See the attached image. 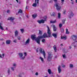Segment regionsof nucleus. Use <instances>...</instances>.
Returning a JSON list of instances; mask_svg holds the SVG:
<instances>
[{
  "mask_svg": "<svg viewBox=\"0 0 77 77\" xmlns=\"http://www.w3.org/2000/svg\"><path fill=\"white\" fill-rule=\"evenodd\" d=\"M74 13L72 12H71L69 15V18H71L72 17L74 16Z\"/></svg>",
  "mask_w": 77,
  "mask_h": 77,
  "instance_id": "obj_11",
  "label": "nucleus"
},
{
  "mask_svg": "<svg viewBox=\"0 0 77 77\" xmlns=\"http://www.w3.org/2000/svg\"><path fill=\"white\" fill-rule=\"evenodd\" d=\"M43 19L44 20H38V22L39 24L41 23H44V21H45L47 20V16H45L43 17Z\"/></svg>",
  "mask_w": 77,
  "mask_h": 77,
  "instance_id": "obj_6",
  "label": "nucleus"
},
{
  "mask_svg": "<svg viewBox=\"0 0 77 77\" xmlns=\"http://www.w3.org/2000/svg\"><path fill=\"white\" fill-rule=\"evenodd\" d=\"M48 72L49 74H51V70L50 69H48Z\"/></svg>",
  "mask_w": 77,
  "mask_h": 77,
  "instance_id": "obj_27",
  "label": "nucleus"
},
{
  "mask_svg": "<svg viewBox=\"0 0 77 77\" xmlns=\"http://www.w3.org/2000/svg\"><path fill=\"white\" fill-rule=\"evenodd\" d=\"M35 3L33 4L32 5L34 7H36L37 5L36 4H38L39 3V0H35Z\"/></svg>",
  "mask_w": 77,
  "mask_h": 77,
  "instance_id": "obj_10",
  "label": "nucleus"
},
{
  "mask_svg": "<svg viewBox=\"0 0 77 77\" xmlns=\"http://www.w3.org/2000/svg\"><path fill=\"white\" fill-rule=\"evenodd\" d=\"M14 19L15 18L12 17H9L8 19V20H10V21H12V22H13V21H14Z\"/></svg>",
  "mask_w": 77,
  "mask_h": 77,
  "instance_id": "obj_13",
  "label": "nucleus"
},
{
  "mask_svg": "<svg viewBox=\"0 0 77 77\" xmlns=\"http://www.w3.org/2000/svg\"><path fill=\"white\" fill-rule=\"evenodd\" d=\"M19 58H20V59L23 60L25 58L23 56V54L22 53H19Z\"/></svg>",
  "mask_w": 77,
  "mask_h": 77,
  "instance_id": "obj_8",
  "label": "nucleus"
},
{
  "mask_svg": "<svg viewBox=\"0 0 77 77\" xmlns=\"http://www.w3.org/2000/svg\"><path fill=\"white\" fill-rule=\"evenodd\" d=\"M20 30L21 33H24V29H20Z\"/></svg>",
  "mask_w": 77,
  "mask_h": 77,
  "instance_id": "obj_31",
  "label": "nucleus"
},
{
  "mask_svg": "<svg viewBox=\"0 0 77 77\" xmlns=\"http://www.w3.org/2000/svg\"><path fill=\"white\" fill-rule=\"evenodd\" d=\"M51 23H53L54 24V23H56V20H55L54 21H50Z\"/></svg>",
  "mask_w": 77,
  "mask_h": 77,
  "instance_id": "obj_25",
  "label": "nucleus"
},
{
  "mask_svg": "<svg viewBox=\"0 0 77 77\" xmlns=\"http://www.w3.org/2000/svg\"><path fill=\"white\" fill-rule=\"evenodd\" d=\"M35 75H38V73L37 72H36L35 74Z\"/></svg>",
  "mask_w": 77,
  "mask_h": 77,
  "instance_id": "obj_49",
  "label": "nucleus"
},
{
  "mask_svg": "<svg viewBox=\"0 0 77 77\" xmlns=\"http://www.w3.org/2000/svg\"><path fill=\"white\" fill-rule=\"evenodd\" d=\"M63 45H62V44H61L60 45H61V46H62Z\"/></svg>",
  "mask_w": 77,
  "mask_h": 77,
  "instance_id": "obj_62",
  "label": "nucleus"
},
{
  "mask_svg": "<svg viewBox=\"0 0 77 77\" xmlns=\"http://www.w3.org/2000/svg\"><path fill=\"white\" fill-rule=\"evenodd\" d=\"M52 27L53 28V31H54V32L56 31V30H57V27H56L55 25H52Z\"/></svg>",
  "mask_w": 77,
  "mask_h": 77,
  "instance_id": "obj_14",
  "label": "nucleus"
},
{
  "mask_svg": "<svg viewBox=\"0 0 77 77\" xmlns=\"http://www.w3.org/2000/svg\"><path fill=\"white\" fill-rule=\"evenodd\" d=\"M2 26V23H0V29L2 30H4V29H3V26Z\"/></svg>",
  "mask_w": 77,
  "mask_h": 77,
  "instance_id": "obj_17",
  "label": "nucleus"
},
{
  "mask_svg": "<svg viewBox=\"0 0 77 77\" xmlns=\"http://www.w3.org/2000/svg\"><path fill=\"white\" fill-rule=\"evenodd\" d=\"M15 36H18V31L17 30H16L15 32Z\"/></svg>",
  "mask_w": 77,
  "mask_h": 77,
  "instance_id": "obj_15",
  "label": "nucleus"
},
{
  "mask_svg": "<svg viewBox=\"0 0 77 77\" xmlns=\"http://www.w3.org/2000/svg\"><path fill=\"white\" fill-rule=\"evenodd\" d=\"M72 5H74V2H72Z\"/></svg>",
  "mask_w": 77,
  "mask_h": 77,
  "instance_id": "obj_55",
  "label": "nucleus"
},
{
  "mask_svg": "<svg viewBox=\"0 0 77 77\" xmlns=\"http://www.w3.org/2000/svg\"><path fill=\"white\" fill-rule=\"evenodd\" d=\"M52 59V56H51V52H48V60L50 61Z\"/></svg>",
  "mask_w": 77,
  "mask_h": 77,
  "instance_id": "obj_7",
  "label": "nucleus"
},
{
  "mask_svg": "<svg viewBox=\"0 0 77 77\" xmlns=\"http://www.w3.org/2000/svg\"><path fill=\"white\" fill-rule=\"evenodd\" d=\"M28 8H29V7L28 6H26V9H28Z\"/></svg>",
  "mask_w": 77,
  "mask_h": 77,
  "instance_id": "obj_52",
  "label": "nucleus"
},
{
  "mask_svg": "<svg viewBox=\"0 0 77 77\" xmlns=\"http://www.w3.org/2000/svg\"><path fill=\"white\" fill-rule=\"evenodd\" d=\"M18 39L20 40L21 39V38L20 36L18 37Z\"/></svg>",
  "mask_w": 77,
  "mask_h": 77,
  "instance_id": "obj_44",
  "label": "nucleus"
},
{
  "mask_svg": "<svg viewBox=\"0 0 77 77\" xmlns=\"http://www.w3.org/2000/svg\"><path fill=\"white\" fill-rule=\"evenodd\" d=\"M63 12V14H66V10H64Z\"/></svg>",
  "mask_w": 77,
  "mask_h": 77,
  "instance_id": "obj_41",
  "label": "nucleus"
},
{
  "mask_svg": "<svg viewBox=\"0 0 77 77\" xmlns=\"http://www.w3.org/2000/svg\"><path fill=\"white\" fill-rule=\"evenodd\" d=\"M10 72H11V71H10V69H8V74H10Z\"/></svg>",
  "mask_w": 77,
  "mask_h": 77,
  "instance_id": "obj_33",
  "label": "nucleus"
},
{
  "mask_svg": "<svg viewBox=\"0 0 77 77\" xmlns=\"http://www.w3.org/2000/svg\"><path fill=\"white\" fill-rule=\"evenodd\" d=\"M61 39H63V40H66V36H61Z\"/></svg>",
  "mask_w": 77,
  "mask_h": 77,
  "instance_id": "obj_16",
  "label": "nucleus"
},
{
  "mask_svg": "<svg viewBox=\"0 0 77 77\" xmlns=\"http://www.w3.org/2000/svg\"><path fill=\"white\" fill-rule=\"evenodd\" d=\"M17 3H18V0H16Z\"/></svg>",
  "mask_w": 77,
  "mask_h": 77,
  "instance_id": "obj_56",
  "label": "nucleus"
},
{
  "mask_svg": "<svg viewBox=\"0 0 77 77\" xmlns=\"http://www.w3.org/2000/svg\"><path fill=\"white\" fill-rule=\"evenodd\" d=\"M42 31L39 30V34H40V35H42Z\"/></svg>",
  "mask_w": 77,
  "mask_h": 77,
  "instance_id": "obj_32",
  "label": "nucleus"
},
{
  "mask_svg": "<svg viewBox=\"0 0 77 77\" xmlns=\"http://www.w3.org/2000/svg\"><path fill=\"white\" fill-rule=\"evenodd\" d=\"M53 48L55 52H56L57 51V48L56 46H54L53 47Z\"/></svg>",
  "mask_w": 77,
  "mask_h": 77,
  "instance_id": "obj_21",
  "label": "nucleus"
},
{
  "mask_svg": "<svg viewBox=\"0 0 77 77\" xmlns=\"http://www.w3.org/2000/svg\"><path fill=\"white\" fill-rule=\"evenodd\" d=\"M36 52H38L39 51V48H38L37 49H36Z\"/></svg>",
  "mask_w": 77,
  "mask_h": 77,
  "instance_id": "obj_46",
  "label": "nucleus"
},
{
  "mask_svg": "<svg viewBox=\"0 0 77 77\" xmlns=\"http://www.w3.org/2000/svg\"><path fill=\"white\" fill-rule=\"evenodd\" d=\"M72 48V47L71 46H69V48H70V49H71Z\"/></svg>",
  "mask_w": 77,
  "mask_h": 77,
  "instance_id": "obj_53",
  "label": "nucleus"
},
{
  "mask_svg": "<svg viewBox=\"0 0 77 77\" xmlns=\"http://www.w3.org/2000/svg\"><path fill=\"white\" fill-rule=\"evenodd\" d=\"M0 57H1V58H3L2 56V55H1V54H0Z\"/></svg>",
  "mask_w": 77,
  "mask_h": 77,
  "instance_id": "obj_51",
  "label": "nucleus"
},
{
  "mask_svg": "<svg viewBox=\"0 0 77 77\" xmlns=\"http://www.w3.org/2000/svg\"><path fill=\"white\" fill-rule=\"evenodd\" d=\"M5 30H8V28H6Z\"/></svg>",
  "mask_w": 77,
  "mask_h": 77,
  "instance_id": "obj_60",
  "label": "nucleus"
},
{
  "mask_svg": "<svg viewBox=\"0 0 77 77\" xmlns=\"http://www.w3.org/2000/svg\"><path fill=\"white\" fill-rule=\"evenodd\" d=\"M31 38L32 40H35L37 44H39V45H40V40L39 39V36L36 38V35H31Z\"/></svg>",
  "mask_w": 77,
  "mask_h": 77,
  "instance_id": "obj_3",
  "label": "nucleus"
},
{
  "mask_svg": "<svg viewBox=\"0 0 77 77\" xmlns=\"http://www.w3.org/2000/svg\"><path fill=\"white\" fill-rule=\"evenodd\" d=\"M24 56L23 57H26V56H27V53L26 52H24Z\"/></svg>",
  "mask_w": 77,
  "mask_h": 77,
  "instance_id": "obj_35",
  "label": "nucleus"
},
{
  "mask_svg": "<svg viewBox=\"0 0 77 77\" xmlns=\"http://www.w3.org/2000/svg\"><path fill=\"white\" fill-rule=\"evenodd\" d=\"M26 17H27V18H29V16H26Z\"/></svg>",
  "mask_w": 77,
  "mask_h": 77,
  "instance_id": "obj_59",
  "label": "nucleus"
},
{
  "mask_svg": "<svg viewBox=\"0 0 77 77\" xmlns=\"http://www.w3.org/2000/svg\"><path fill=\"white\" fill-rule=\"evenodd\" d=\"M58 73H59V74H60V73L61 72V71H62V69H61V66H58Z\"/></svg>",
  "mask_w": 77,
  "mask_h": 77,
  "instance_id": "obj_12",
  "label": "nucleus"
},
{
  "mask_svg": "<svg viewBox=\"0 0 77 77\" xmlns=\"http://www.w3.org/2000/svg\"><path fill=\"white\" fill-rule=\"evenodd\" d=\"M19 77H22V75H21V74H20L19 75Z\"/></svg>",
  "mask_w": 77,
  "mask_h": 77,
  "instance_id": "obj_47",
  "label": "nucleus"
},
{
  "mask_svg": "<svg viewBox=\"0 0 77 77\" xmlns=\"http://www.w3.org/2000/svg\"><path fill=\"white\" fill-rule=\"evenodd\" d=\"M39 51L42 54L44 59H45V55H46V54L45 52V51L42 48H40L39 49Z\"/></svg>",
  "mask_w": 77,
  "mask_h": 77,
  "instance_id": "obj_5",
  "label": "nucleus"
},
{
  "mask_svg": "<svg viewBox=\"0 0 77 77\" xmlns=\"http://www.w3.org/2000/svg\"><path fill=\"white\" fill-rule=\"evenodd\" d=\"M59 27L60 28H61V27H62V24H59Z\"/></svg>",
  "mask_w": 77,
  "mask_h": 77,
  "instance_id": "obj_36",
  "label": "nucleus"
},
{
  "mask_svg": "<svg viewBox=\"0 0 77 77\" xmlns=\"http://www.w3.org/2000/svg\"><path fill=\"white\" fill-rule=\"evenodd\" d=\"M16 66L17 64L16 63H14L13 64V67H15V68H16Z\"/></svg>",
  "mask_w": 77,
  "mask_h": 77,
  "instance_id": "obj_29",
  "label": "nucleus"
},
{
  "mask_svg": "<svg viewBox=\"0 0 77 77\" xmlns=\"http://www.w3.org/2000/svg\"><path fill=\"white\" fill-rule=\"evenodd\" d=\"M15 67H11V69L12 71H14V70H15Z\"/></svg>",
  "mask_w": 77,
  "mask_h": 77,
  "instance_id": "obj_26",
  "label": "nucleus"
},
{
  "mask_svg": "<svg viewBox=\"0 0 77 77\" xmlns=\"http://www.w3.org/2000/svg\"><path fill=\"white\" fill-rule=\"evenodd\" d=\"M64 29H61V33H63Z\"/></svg>",
  "mask_w": 77,
  "mask_h": 77,
  "instance_id": "obj_42",
  "label": "nucleus"
},
{
  "mask_svg": "<svg viewBox=\"0 0 77 77\" xmlns=\"http://www.w3.org/2000/svg\"><path fill=\"white\" fill-rule=\"evenodd\" d=\"M2 18V17H1V16L0 15V19Z\"/></svg>",
  "mask_w": 77,
  "mask_h": 77,
  "instance_id": "obj_61",
  "label": "nucleus"
},
{
  "mask_svg": "<svg viewBox=\"0 0 77 77\" xmlns=\"http://www.w3.org/2000/svg\"><path fill=\"white\" fill-rule=\"evenodd\" d=\"M28 3V2H26V4H27Z\"/></svg>",
  "mask_w": 77,
  "mask_h": 77,
  "instance_id": "obj_63",
  "label": "nucleus"
},
{
  "mask_svg": "<svg viewBox=\"0 0 77 77\" xmlns=\"http://www.w3.org/2000/svg\"><path fill=\"white\" fill-rule=\"evenodd\" d=\"M55 6L57 10L58 11H60L61 7L60 5V4H59V3H56L55 4Z\"/></svg>",
  "mask_w": 77,
  "mask_h": 77,
  "instance_id": "obj_4",
  "label": "nucleus"
},
{
  "mask_svg": "<svg viewBox=\"0 0 77 77\" xmlns=\"http://www.w3.org/2000/svg\"><path fill=\"white\" fill-rule=\"evenodd\" d=\"M75 0V2L76 3H77V0Z\"/></svg>",
  "mask_w": 77,
  "mask_h": 77,
  "instance_id": "obj_58",
  "label": "nucleus"
},
{
  "mask_svg": "<svg viewBox=\"0 0 77 77\" xmlns=\"http://www.w3.org/2000/svg\"><path fill=\"white\" fill-rule=\"evenodd\" d=\"M10 42H11L10 40H8L6 41V44H10Z\"/></svg>",
  "mask_w": 77,
  "mask_h": 77,
  "instance_id": "obj_22",
  "label": "nucleus"
},
{
  "mask_svg": "<svg viewBox=\"0 0 77 77\" xmlns=\"http://www.w3.org/2000/svg\"><path fill=\"white\" fill-rule=\"evenodd\" d=\"M72 38L75 41L72 44V45L75 48H77V37L75 35H73L72 36Z\"/></svg>",
  "mask_w": 77,
  "mask_h": 77,
  "instance_id": "obj_2",
  "label": "nucleus"
},
{
  "mask_svg": "<svg viewBox=\"0 0 77 77\" xmlns=\"http://www.w3.org/2000/svg\"><path fill=\"white\" fill-rule=\"evenodd\" d=\"M23 13V11H22V10H20L18 12V13Z\"/></svg>",
  "mask_w": 77,
  "mask_h": 77,
  "instance_id": "obj_34",
  "label": "nucleus"
},
{
  "mask_svg": "<svg viewBox=\"0 0 77 77\" xmlns=\"http://www.w3.org/2000/svg\"><path fill=\"white\" fill-rule=\"evenodd\" d=\"M52 35L55 38H57V34L56 33H53Z\"/></svg>",
  "mask_w": 77,
  "mask_h": 77,
  "instance_id": "obj_20",
  "label": "nucleus"
},
{
  "mask_svg": "<svg viewBox=\"0 0 77 77\" xmlns=\"http://www.w3.org/2000/svg\"><path fill=\"white\" fill-rule=\"evenodd\" d=\"M10 12V11H9V10H8L7 11V13H8V14H9Z\"/></svg>",
  "mask_w": 77,
  "mask_h": 77,
  "instance_id": "obj_45",
  "label": "nucleus"
},
{
  "mask_svg": "<svg viewBox=\"0 0 77 77\" xmlns=\"http://www.w3.org/2000/svg\"><path fill=\"white\" fill-rule=\"evenodd\" d=\"M61 15V14L60 13H59L58 14V18L59 19H60V15Z\"/></svg>",
  "mask_w": 77,
  "mask_h": 77,
  "instance_id": "obj_23",
  "label": "nucleus"
},
{
  "mask_svg": "<svg viewBox=\"0 0 77 77\" xmlns=\"http://www.w3.org/2000/svg\"><path fill=\"white\" fill-rule=\"evenodd\" d=\"M30 38H28L26 41V42L24 43V45H29V43H30Z\"/></svg>",
  "mask_w": 77,
  "mask_h": 77,
  "instance_id": "obj_9",
  "label": "nucleus"
},
{
  "mask_svg": "<svg viewBox=\"0 0 77 77\" xmlns=\"http://www.w3.org/2000/svg\"><path fill=\"white\" fill-rule=\"evenodd\" d=\"M45 77H47V76H45Z\"/></svg>",
  "mask_w": 77,
  "mask_h": 77,
  "instance_id": "obj_64",
  "label": "nucleus"
},
{
  "mask_svg": "<svg viewBox=\"0 0 77 77\" xmlns=\"http://www.w3.org/2000/svg\"><path fill=\"white\" fill-rule=\"evenodd\" d=\"M63 57L64 59H66V57L65 54L63 55Z\"/></svg>",
  "mask_w": 77,
  "mask_h": 77,
  "instance_id": "obj_30",
  "label": "nucleus"
},
{
  "mask_svg": "<svg viewBox=\"0 0 77 77\" xmlns=\"http://www.w3.org/2000/svg\"><path fill=\"white\" fill-rule=\"evenodd\" d=\"M69 68L70 69H72V68H74V65L72 64H70L69 65Z\"/></svg>",
  "mask_w": 77,
  "mask_h": 77,
  "instance_id": "obj_18",
  "label": "nucleus"
},
{
  "mask_svg": "<svg viewBox=\"0 0 77 77\" xmlns=\"http://www.w3.org/2000/svg\"><path fill=\"white\" fill-rule=\"evenodd\" d=\"M66 34H69V32L68 31V29H66Z\"/></svg>",
  "mask_w": 77,
  "mask_h": 77,
  "instance_id": "obj_28",
  "label": "nucleus"
},
{
  "mask_svg": "<svg viewBox=\"0 0 77 77\" xmlns=\"http://www.w3.org/2000/svg\"><path fill=\"white\" fill-rule=\"evenodd\" d=\"M13 42H15V43H16V42H17V40L16 39L14 40L13 41Z\"/></svg>",
  "mask_w": 77,
  "mask_h": 77,
  "instance_id": "obj_43",
  "label": "nucleus"
},
{
  "mask_svg": "<svg viewBox=\"0 0 77 77\" xmlns=\"http://www.w3.org/2000/svg\"><path fill=\"white\" fill-rule=\"evenodd\" d=\"M56 14L54 12H53L52 14H51V16H54Z\"/></svg>",
  "mask_w": 77,
  "mask_h": 77,
  "instance_id": "obj_37",
  "label": "nucleus"
},
{
  "mask_svg": "<svg viewBox=\"0 0 77 77\" xmlns=\"http://www.w3.org/2000/svg\"><path fill=\"white\" fill-rule=\"evenodd\" d=\"M49 3H53V0H51L49 2Z\"/></svg>",
  "mask_w": 77,
  "mask_h": 77,
  "instance_id": "obj_48",
  "label": "nucleus"
},
{
  "mask_svg": "<svg viewBox=\"0 0 77 77\" xmlns=\"http://www.w3.org/2000/svg\"><path fill=\"white\" fill-rule=\"evenodd\" d=\"M42 42H43L44 43V42H45V39H42Z\"/></svg>",
  "mask_w": 77,
  "mask_h": 77,
  "instance_id": "obj_39",
  "label": "nucleus"
},
{
  "mask_svg": "<svg viewBox=\"0 0 77 77\" xmlns=\"http://www.w3.org/2000/svg\"><path fill=\"white\" fill-rule=\"evenodd\" d=\"M47 27L48 29V36H47V33H45L43 36H38V38H39L40 40V39L45 38H47V37H49L50 38L51 37V31H50V28L49 27V26H47Z\"/></svg>",
  "mask_w": 77,
  "mask_h": 77,
  "instance_id": "obj_1",
  "label": "nucleus"
},
{
  "mask_svg": "<svg viewBox=\"0 0 77 77\" xmlns=\"http://www.w3.org/2000/svg\"><path fill=\"white\" fill-rule=\"evenodd\" d=\"M40 59L41 60L42 63H44V59H43V58H42V57H40Z\"/></svg>",
  "mask_w": 77,
  "mask_h": 77,
  "instance_id": "obj_19",
  "label": "nucleus"
},
{
  "mask_svg": "<svg viewBox=\"0 0 77 77\" xmlns=\"http://www.w3.org/2000/svg\"><path fill=\"white\" fill-rule=\"evenodd\" d=\"M62 67L63 68H64V67H65V65H63L62 66Z\"/></svg>",
  "mask_w": 77,
  "mask_h": 77,
  "instance_id": "obj_54",
  "label": "nucleus"
},
{
  "mask_svg": "<svg viewBox=\"0 0 77 77\" xmlns=\"http://www.w3.org/2000/svg\"><path fill=\"white\" fill-rule=\"evenodd\" d=\"M64 0H61V3L62 5L63 4V2H64Z\"/></svg>",
  "mask_w": 77,
  "mask_h": 77,
  "instance_id": "obj_38",
  "label": "nucleus"
},
{
  "mask_svg": "<svg viewBox=\"0 0 77 77\" xmlns=\"http://www.w3.org/2000/svg\"><path fill=\"white\" fill-rule=\"evenodd\" d=\"M54 2L56 3L57 2V0H54Z\"/></svg>",
  "mask_w": 77,
  "mask_h": 77,
  "instance_id": "obj_50",
  "label": "nucleus"
},
{
  "mask_svg": "<svg viewBox=\"0 0 77 77\" xmlns=\"http://www.w3.org/2000/svg\"><path fill=\"white\" fill-rule=\"evenodd\" d=\"M5 54H3L2 55V58H3L5 57Z\"/></svg>",
  "mask_w": 77,
  "mask_h": 77,
  "instance_id": "obj_40",
  "label": "nucleus"
},
{
  "mask_svg": "<svg viewBox=\"0 0 77 77\" xmlns=\"http://www.w3.org/2000/svg\"><path fill=\"white\" fill-rule=\"evenodd\" d=\"M57 77H60V76H59V75H57Z\"/></svg>",
  "mask_w": 77,
  "mask_h": 77,
  "instance_id": "obj_57",
  "label": "nucleus"
},
{
  "mask_svg": "<svg viewBox=\"0 0 77 77\" xmlns=\"http://www.w3.org/2000/svg\"><path fill=\"white\" fill-rule=\"evenodd\" d=\"M36 17H37V15L36 14H34L32 15V17L33 18H35Z\"/></svg>",
  "mask_w": 77,
  "mask_h": 77,
  "instance_id": "obj_24",
  "label": "nucleus"
}]
</instances>
